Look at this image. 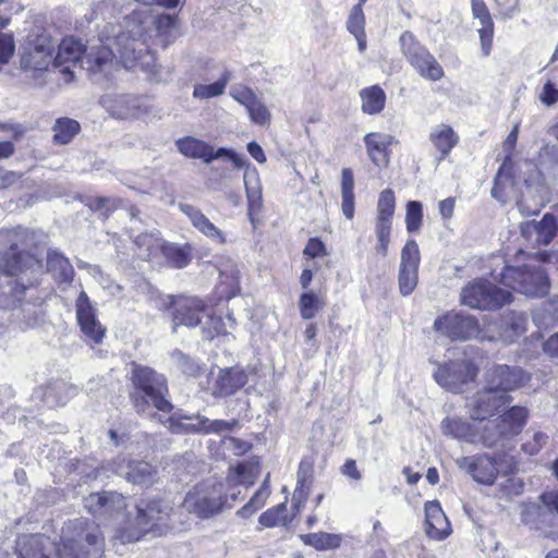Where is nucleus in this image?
Masks as SVG:
<instances>
[{
  "instance_id": "obj_1",
  "label": "nucleus",
  "mask_w": 558,
  "mask_h": 558,
  "mask_svg": "<svg viewBox=\"0 0 558 558\" xmlns=\"http://www.w3.org/2000/svg\"><path fill=\"white\" fill-rule=\"evenodd\" d=\"M148 23L138 21L136 16L124 17V25L108 23L100 33V40L105 45L85 54L80 40L64 38L52 64L60 69L66 83L73 81L72 68L77 65L99 82V74L110 73L114 58H119L125 69L150 71L155 66V57L148 43Z\"/></svg>"
},
{
  "instance_id": "obj_2",
  "label": "nucleus",
  "mask_w": 558,
  "mask_h": 558,
  "mask_svg": "<svg viewBox=\"0 0 558 558\" xmlns=\"http://www.w3.org/2000/svg\"><path fill=\"white\" fill-rule=\"evenodd\" d=\"M529 412L513 405L498 417L486 421L482 426L471 424L461 417H446L440 427L445 435L469 444H483L492 448L504 445L519 435L526 424Z\"/></svg>"
},
{
  "instance_id": "obj_3",
  "label": "nucleus",
  "mask_w": 558,
  "mask_h": 558,
  "mask_svg": "<svg viewBox=\"0 0 558 558\" xmlns=\"http://www.w3.org/2000/svg\"><path fill=\"white\" fill-rule=\"evenodd\" d=\"M131 379L134 386L131 400L137 413L151 415V409L167 413L172 410L167 399L168 386L163 375L134 363Z\"/></svg>"
},
{
  "instance_id": "obj_4",
  "label": "nucleus",
  "mask_w": 558,
  "mask_h": 558,
  "mask_svg": "<svg viewBox=\"0 0 558 558\" xmlns=\"http://www.w3.org/2000/svg\"><path fill=\"white\" fill-rule=\"evenodd\" d=\"M38 268V262L28 253L17 251L15 244L0 255V272L17 276L13 288L14 296L23 301L28 295L35 306H40L44 302V296L35 287Z\"/></svg>"
},
{
  "instance_id": "obj_5",
  "label": "nucleus",
  "mask_w": 558,
  "mask_h": 558,
  "mask_svg": "<svg viewBox=\"0 0 558 558\" xmlns=\"http://www.w3.org/2000/svg\"><path fill=\"white\" fill-rule=\"evenodd\" d=\"M184 509L201 519H209L221 513L228 504V492L223 483L205 481L195 485L184 497Z\"/></svg>"
},
{
  "instance_id": "obj_6",
  "label": "nucleus",
  "mask_w": 558,
  "mask_h": 558,
  "mask_svg": "<svg viewBox=\"0 0 558 558\" xmlns=\"http://www.w3.org/2000/svg\"><path fill=\"white\" fill-rule=\"evenodd\" d=\"M73 535L62 537L63 558H101L105 550V538L98 525L86 521H76L68 526Z\"/></svg>"
},
{
  "instance_id": "obj_7",
  "label": "nucleus",
  "mask_w": 558,
  "mask_h": 558,
  "mask_svg": "<svg viewBox=\"0 0 558 558\" xmlns=\"http://www.w3.org/2000/svg\"><path fill=\"white\" fill-rule=\"evenodd\" d=\"M500 282L527 296H544L549 291L548 278L542 267L506 266L500 274Z\"/></svg>"
},
{
  "instance_id": "obj_8",
  "label": "nucleus",
  "mask_w": 558,
  "mask_h": 558,
  "mask_svg": "<svg viewBox=\"0 0 558 558\" xmlns=\"http://www.w3.org/2000/svg\"><path fill=\"white\" fill-rule=\"evenodd\" d=\"M510 291L485 280L474 281L462 289V304L478 310L495 311L511 302Z\"/></svg>"
},
{
  "instance_id": "obj_9",
  "label": "nucleus",
  "mask_w": 558,
  "mask_h": 558,
  "mask_svg": "<svg viewBox=\"0 0 558 558\" xmlns=\"http://www.w3.org/2000/svg\"><path fill=\"white\" fill-rule=\"evenodd\" d=\"M402 53L408 62L424 78L439 81L444 76V70L435 57L410 32H404L400 37Z\"/></svg>"
},
{
  "instance_id": "obj_10",
  "label": "nucleus",
  "mask_w": 558,
  "mask_h": 558,
  "mask_svg": "<svg viewBox=\"0 0 558 558\" xmlns=\"http://www.w3.org/2000/svg\"><path fill=\"white\" fill-rule=\"evenodd\" d=\"M137 509V517H136V523L140 526L138 529L131 531V530H123L120 531L118 534V538L123 544L134 543L140 541L147 532H148V525L150 523L161 521L165 518L169 517L170 512L172 511V506L169 501L165 499H147V500H141L136 505Z\"/></svg>"
},
{
  "instance_id": "obj_11",
  "label": "nucleus",
  "mask_w": 558,
  "mask_h": 558,
  "mask_svg": "<svg viewBox=\"0 0 558 558\" xmlns=\"http://www.w3.org/2000/svg\"><path fill=\"white\" fill-rule=\"evenodd\" d=\"M434 328L451 340H469L472 338L484 341L494 340V337H486L480 329L477 320L463 313H447L434 322Z\"/></svg>"
},
{
  "instance_id": "obj_12",
  "label": "nucleus",
  "mask_w": 558,
  "mask_h": 558,
  "mask_svg": "<svg viewBox=\"0 0 558 558\" xmlns=\"http://www.w3.org/2000/svg\"><path fill=\"white\" fill-rule=\"evenodd\" d=\"M530 376L519 366L497 364L484 374V387L493 392L507 393L523 387Z\"/></svg>"
},
{
  "instance_id": "obj_13",
  "label": "nucleus",
  "mask_w": 558,
  "mask_h": 558,
  "mask_svg": "<svg viewBox=\"0 0 558 558\" xmlns=\"http://www.w3.org/2000/svg\"><path fill=\"white\" fill-rule=\"evenodd\" d=\"M512 398L507 393L493 392L483 387L468 398L465 409L474 421H490L489 417L497 414L501 408L508 405Z\"/></svg>"
},
{
  "instance_id": "obj_14",
  "label": "nucleus",
  "mask_w": 558,
  "mask_h": 558,
  "mask_svg": "<svg viewBox=\"0 0 558 558\" xmlns=\"http://www.w3.org/2000/svg\"><path fill=\"white\" fill-rule=\"evenodd\" d=\"M84 508L99 520H112L126 510L125 497L117 492L104 490L92 493L83 499Z\"/></svg>"
},
{
  "instance_id": "obj_15",
  "label": "nucleus",
  "mask_w": 558,
  "mask_h": 558,
  "mask_svg": "<svg viewBox=\"0 0 558 558\" xmlns=\"http://www.w3.org/2000/svg\"><path fill=\"white\" fill-rule=\"evenodd\" d=\"M477 368L470 361H454L438 366L434 378L438 385L452 392H461L463 386L473 381Z\"/></svg>"
},
{
  "instance_id": "obj_16",
  "label": "nucleus",
  "mask_w": 558,
  "mask_h": 558,
  "mask_svg": "<svg viewBox=\"0 0 558 558\" xmlns=\"http://www.w3.org/2000/svg\"><path fill=\"white\" fill-rule=\"evenodd\" d=\"M396 208V198L391 190H384L379 194L377 204V218L375 232L378 243L375 247L376 252L386 256L388 254V246L390 242L392 217Z\"/></svg>"
},
{
  "instance_id": "obj_17",
  "label": "nucleus",
  "mask_w": 558,
  "mask_h": 558,
  "mask_svg": "<svg viewBox=\"0 0 558 558\" xmlns=\"http://www.w3.org/2000/svg\"><path fill=\"white\" fill-rule=\"evenodd\" d=\"M420 250L414 240H409L401 251L398 275L399 291L403 296L410 295L418 282Z\"/></svg>"
},
{
  "instance_id": "obj_18",
  "label": "nucleus",
  "mask_w": 558,
  "mask_h": 558,
  "mask_svg": "<svg viewBox=\"0 0 558 558\" xmlns=\"http://www.w3.org/2000/svg\"><path fill=\"white\" fill-rule=\"evenodd\" d=\"M15 550L19 558H63L61 544L43 534L19 536Z\"/></svg>"
},
{
  "instance_id": "obj_19",
  "label": "nucleus",
  "mask_w": 558,
  "mask_h": 558,
  "mask_svg": "<svg viewBox=\"0 0 558 558\" xmlns=\"http://www.w3.org/2000/svg\"><path fill=\"white\" fill-rule=\"evenodd\" d=\"M500 456L489 457L487 454H477L463 457L457 460V464L472 475L473 480L484 485L494 484L497 474L504 472L498 460ZM507 471H505L506 473Z\"/></svg>"
},
{
  "instance_id": "obj_20",
  "label": "nucleus",
  "mask_w": 558,
  "mask_h": 558,
  "mask_svg": "<svg viewBox=\"0 0 558 558\" xmlns=\"http://www.w3.org/2000/svg\"><path fill=\"white\" fill-rule=\"evenodd\" d=\"M205 302L195 296H180L172 302L173 329L178 326L190 328L201 326L206 316Z\"/></svg>"
},
{
  "instance_id": "obj_21",
  "label": "nucleus",
  "mask_w": 558,
  "mask_h": 558,
  "mask_svg": "<svg viewBox=\"0 0 558 558\" xmlns=\"http://www.w3.org/2000/svg\"><path fill=\"white\" fill-rule=\"evenodd\" d=\"M557 231L556 217L549 213H546L539 221L527 220L520 225L521 235L533 246L548 245Z\"/></svg>"
},
{
  "instance_id": "obj_22",
  "label": "nucleus",
  "mask_w": 558,
  "mask_h": 558,
  "mask_svg": "<svg viewBox=\"0 0 558 558\" xmlns=\"http://www.w3.org/2000/svg\"><path fill=\"white\" fill-rule=\"evenodd\" d=\"M116 472L133 485L151 486L157 481V470L143 460L122 458L117 463Z\"/></svg>"
},
{
  "instance_id": "obj_23",
  "label": "nucleus",
  "mask_w": 558,
  "mask_h": 558,
  "mask_svg": "<svg viewBox=\"0 0 558 558\" xmlns=\"http://www.w3.org/2000/svg\"><path fill=\"white\" fill-rule=\"evenodd\" d=\"M248 381L247 373L240 366L220 368L211 387L215 398H227L242 389Z\"/></svg>"
},
{
  "instance_id": "obj_24",
  "label": "nucleus",
  "mask_w": 558,
  "mask_h": 558,
  "mask_svg": "<svg viewBox=\"0 0 558 558\" xmlns=\"http://www.w3.org/2000/svg\"><path fill=\"white\" fill-rule=\"evenodd\" d=\"M367 155L369 159L379 168H385L389 163L388 148L398 141L390 134L372 132L364 136Z\"/></svg>"
},
{
  "instance_id": "obj_25",
  "label": "nucleus",
  "mask_w": 558,
  "mask_h": 558,
  "mask_svg": "<svg viewBox=\"0 0 558 558\" xmlns=\"http://www.w3.org/2000/svg\"><path fill=\"white\" fill-rule=\"evenodd\" d=\"M179 209L183 215H185L191 221L192 226L202 234L207 236L208 239L223 244L226 242V236L223 232L218 229L204 214L203 211L187 203H180Z\"/></svg>"
},
{
  "instance_id": "obj_26",
  "label": "nucleus",
  "mask_w": 558,
  "mask_h": 558,
  "mask_svg": "<svg viewBox=\"0 0 558 558\" xmlns=\"http://www.w3.org/2000/svg\"><path fill=\"white\" fill-rule=\"evenodd\" d=\"M426 534L435 539L449 535V521L437 500L427 501L424 507Z\"/></svg>"
},
{
  "instance_id": "obj_27",
  "label": "nucleus",
  "mask_w": 558,
  "mask_h": 558,
  "mask_svg": "<svg viewBox=\"0 0 558 558\" xmlns=\"http://www.w3.org/2000/svg\"><path fill=\"white\" fill-rule=\"evenodd\" d=\"M75 388L63 380H56L35 390L33 398L52 408L64 404L75 393Z\"/></svg>"
},
{
  "instance_id": "obj_28",
  "label": "nucleus",
  "mask_w": 558,
  "mask_h": 558,
  "mask_svg": "<svg viewBox=\"0 0 558 558\" xmlns=\"http://www.w3.org/2000/svg\"><path fill=\"white\" fill-rule=\"evenodd\" d=\"M527 317L524 313L506 312L499 320V338L512 343L526 330Z\"/></svg>"
},
{
  "instance_id": "obj_29",
  "label": "nucleus",
  "mask_w": 558,
  "mask_h": 558,
  "mask_svg": "<svg viewBox=\"0 0 558 558\" xmlns=\"http://www.w3.org/2000/svg\"><path fill=\"white\" fill-rule=\"evenodd\" d=\"M429 141L439 151L440 158H446L451 149L458 144L459 136L450 125L439 124L432 129Z\"/></svg>"
},
{
  "instance_id": "obj_30",
  "label": "nucleus",
  "mask_w": 558,
  "mask_h": 558,
  "mask_svg": "<svg viewBox=\"0 0 558 558\" xmlns=\"http://www.w3.org/2000/svg\"><path fill=\"white\" fill-rule=\"evenodd\" d=\"M52 60L51 49L44 45H37L23 53L21 66L25 70L41 71L48 68Z\"/></svg>"
},
{
  "instance_id": "obj_31",
  "label": "nucleus",
  "mask_w": 558,
  "mask_h": 558,
  "mask_svg": "<svg viewBox=\"0 0 558 558\" xmlns=\"http://www.w3.org/2000/svg\"><path fill=\"white\" fill-rule=\"evenodd\" d=\"M243 181L250 210H258L262 206V187L257 170L247 166Z\"/></svg>"
},
{
  "instance_id": "obj_32",
  "label": "nucleus",
  "mask_w": 558,
  "mask_h": 558,
  "mask_svg": "<svg viewBox=\"0 0 558 558\" xmlns=\"http://www.w3.org/2000/svg\"><path fill=\"white\" fill-rule=\"evenodd\" d=\"M175 145L179 151L189 158L202 159L206 163V158L209 157V144L195 137L180 138Z\"/></svg>"
},
{
  "instance_id": "obj_33",
  "label": "nucleus",
  "mask_w": 558,
  "mask_h": 558,
  "mask_svg": "<svg viewBox=\"0 0 558 558\" xmlns=\"http://www.w3.org/2000/svg\"><path fill=\"white\" fill-rule=\"evenodd\" d=\"M362 98V110L367 114H377L383 111L386 101V95L384 90L374 85L368 88H364L361 92Z\"/></svg>"
},
{
  "instance_id": "obj_34",
  "label": "nucleus",
  "mask_w": 558,
  "mask_h": 558,
  "mask_svg": "<svg viewBox=\"0 0 558 558\" xmlns=\"http://www.w3.org/2000/svg\"><path fill=\"white\" fill-rule=\"evenodd\" d=\"M305 545L312 546L317 550H328L338 548L342 537L340 534L326 532L308 533L301 536Z\"/></svg>"
},
{
  "instance_id": "obj_35",
  "label": "nucleus",
  "mask_w": 558,
  "mask_h": 558,
  "mask_svg": "<svg viewBox=\"0 0 558 558\" xmlns=\"http://www.w3.org/2000/svg\"><path fill=\"white\" fill-rule=\"evenodd\" d=\"M53 142L60 145L69 144L80 131L77 121L70 118H60L52 128Z\"/></svg>"
},
{
  "instance_id": "obj_36",
  "label": "nucleus",
  "mask_w": 558,
  "mask_h": 558,
  "mask_svg": "<svg viewBox=\"0 0 558 558\" xmlns=\"http://www.w3.org/2000/svg\"><path fill=\"white\" fill-rule=\"evenodd\" d=\"M111 114L118 119H130L138 114L137 99L131 95L119 96L111 106Z\"/></svg>"
},
{
  "instance_id": "obj_37",
  "label": "nucleus",
  "mask_w": 558,
  "mask_h": 558,
  "mask_svg": "<svg viewBox=\"0 0 558 558\" xmlns=\"http://www.w3.org/2000/svg\"><path fill=\"white\" fill-rule=\"evenodd\" d=\"M203 416L196 414L194 416H179L170 418V429L172 433L202 434Z\"/></svg>"
},
{
  "instance_id": "obj_38",
  "label": "nucleus",
  "mask_w": 558,
  "mask_h": 558,
  "mask_svg": "<svg viewBox=\"0 0 558 558\" xmlns=\"http://www.w3.org/2000/svg\"><path fill=\"white\" fill-rule=\"evenodd\" d=\"M230 80L231 73L225 72L222 76L213 84H197L194 86L193 96L198 99H207L222 95Z\"/></svg>"
},
{
  "instance_id": "obj_39",
  "label": "nucleus",
  "mask_w": 558,
  "mask_h": 558,
  "mask_svg": "<svg viewBox=\"0 0 558 558\" xmlns=\"http://www.w3.org/2000/svg\"><path fill=\"white\" fill-rule=\"evenodd\" d=\"M134 243L140 250V257L144 259L154 257L157 252L161 251L163 246L162 241L151 233H143L137 235L134 240Z\"/></svg>"
},
{
  "instance_id": "obj_40",
  "label": "nucleus",
  "mask_w": 558,
  "mask_h": 558,
  "mask_svg": "<svg viewBox=\"0 0 558 558\" xmlns=\"http://www.w3.org/2000/svg\"><path fill=\"white\" fill-rule=\"evenodd\" d=\"M171 360L175 367L186 376L198 377L203 373L201 364L180 350H174L171 353Z\"/></svg>"
},
{
  "instance_id": "obj_41",
  "label": "nucleus",
  "mask_w": 558,
  "mask_h": 558,
  "mask_svg": "<svg viewBox=\"0 0 558 558\" xmlns=\"http://www.w3.org/2000/svg\"><path fill=\"white\" fill-rule=\"evenodd\" d=\"M325 306V302L320 300L314 292H304L300 296L299 308L301 317L305 320L312 319L316 313Z\"/></svg>"
},
{
  "instance_id": "obj_42",
  "label": "nucleus",
  "mask_w": 558,
  "mask_h": 558,
  "mask_svg": "<svg viewBox=\"0 0 558 558\" xmlns=\"http://www.w3.org/2000/svg\"><path fill=\"white\" fill-rule=\"evenodd\" d=\"M203 337L205 339H213L219 335H226V323L220 316H215L210 313L209 307H206V316H204L203 324H201Z\"/></svg>"
},
{
  "instance_id": "obj_43",
  "label": "nucleus",
  "mask_w": 558,
  "mask_h": 558,
  "mask_svg": "<svg viewBox=\"0 0 558 558\" xmlns=\"http://www.w3.org/2000/svg\"><path fill=\"white\" fill-rule=\"evenodd\" d=\"M161 253L168 263H170L175 268H184L191 260L189 253L175 244L163 243Z\"/></svg>"
},
{
  "instance_id": "obj_44",
  "label": "nucleus",
  "mask_w": 558,
  "mask_h": 558,
  "mask_svg": "<svg viewBox=\"0 0 558 558\" xmlns=\"http://www.w3.org/2000/svg\"><path fill=\"white\" fill-rule=\"evenodd\" d=\"M47 264L49 270H59V276L63 281H69L73 276V267L62 255L52 252L48 253Z\"/></svg>"
},
{
  "instance_id": "obj_45",
  "label": "nucleus",
  "mask_w": 558,
  "mask_h": 558,
  "mask_svg": "<svg viewBox=\"0 0 558 558\" xmlns=\"http://www.w3.org/2000/svg\"><path fill=\"white\" fill-rule=\"evenodd\" d=\"M78 325L88 341L95 344H99L102 341L106 335V328L100 324L97 317L88 319L87 322H80Z\"/></svg>"
},
{
  "instance_id": "obj_46",
  "label": "nucleus",
  "mask_w": 558,
  "mask_h": 558,
  "mask_svg": "<svg viewBox=\"0 0 558 558\" xmlns=\"http://www.w3.org/2000/svg\"><path fill=\"white\" fill-rule=\"evenodd\" d=\"M423 207L417 201H410L407 204L405 223L410 233L416 232L422 226Z\"/></svg>"
},
{
  "instance_id": "obj_47",
  "label": "nucleus",
  "mask_w": 558,
  "mask_h": 558,
  "mask_svg": "<svg viewBox=\"0 0 558 558\" xmlns=\"http://www.w3.org/2000/svg\"><path fill=\"white\" fill-rule=\"evenodd\" d=\"M76 319L80 322H87L96 317V307L90 302L88 295L82 290L75 302Z\"/></svg>"
},
{
  "instance_id": "obj_48",
  "label": "nucleus",
  "mask_w": 558,
  "mask_h": 558,
  "mask_svg": "<svg viewBox=\"0 0 558 558\" xmlns=\"http://www.w3.org/2000/svg\"><path fill=\"white\" fill-rule=\"evenodd\" d=\"M235 426H238L236 420H209L203 416V425L201 427L202 434H223L232 430Z\"/></svg>"
},
{
  "instance_id": "obj_49",
  "label": "nucleus",
  "mask_w": 558,
  "mask_h": 558,
  "mask_svg": "<svg viewBox=\"0 0 558 558\" xmlns=\"http://www.w3.org/2000/svg\"><path fill=\"white\" fill-rule=\"evenodd\" d=\"M155 31L158 36L168 40L177 31V19L170 14L158 15L154 21Z\"/></svg>"
},
{
  "instance_id": "obj_50",
  "label": "nucleus",
  "mask_w": 558,
  "mask_h": 558,
  "mask_svg": "<svg viewBox=\"0 0 558 558\" xmlns=\"http://www.w3.org/2000/svg\"><path fill=\"white\" fill-rule=\"evenodd\" d=\"M222 157H228L238 169H243L250 166V162L246 159L235 154L233 150L221 147L215 151L214 147L209 145V157L206 158V163H210L211 161Z\"/></svg>"
},
{
  "instance_id": "obj_51",
  "label": "nucleus",
  "mask_w": 558,
  "mask_h": 558,
  "mask_svg": "<svg viewBox=\"0 0 558 558\" xmlns=\"http://www.w3.org/2000/svg\"><path fill=\"white\" fill-rule=\"evenodd\" d=\"M246 110L254 123L265 125L270 122V112L258 97L246 108Z\"/></svg>"
},
{
  "instance_id": "obj_52",
  "label": "nucleus",
  "mask_w": 558,
  "mask_h": 558,
  "mask_svg": "<svg viewBox=\"0 0 558 558\" xmlns=\"http://www.w3.org/2000/svg\"><path fill=\"white\" fill-rule=\"evenodd\" d=\"M269 496L266 495L265 489H258L250 499V501L244 505L241 509L238 510L236 514L241 518H248L254 514L258 509H260L267 498Z\"/></svg>"
},
{
  "instance_id": "obj_53",
  "label": "nucleus",
  "mask_w": 558,
  "mask_h": 558,
  "mask_svg": "<svg viewBox=\"0 0 558 558\" xmlns=\"http://www.w3.org/2000/svg\"><path fill=\"white\" fill-rule=\"evenodd\" d=\"M364 24L365 19L363 10L361 4H356L349 15L347 28L354 37L364 36Z\"/></svg>"
},
{
  "instance_id": "obj_54",
  "label": "nucleus",
  "mask_w": 558,
  "mask_h": 558,
  "mask_svg": "<svg viewBox=\"0 0 558 558\" xmlns=\"http://www.w3.org/2000/svg\"><path fill=\"white\" fill-rule=\"evenodd\" d=\"M547 441L548 435L541 430H536L531 436V439H526L522 444L521 449L529 456H535L547 444Z\"/></svg>"
},
{
  "instance_id": "obj_55",
  "label": "nucleus",
  "mask_w": 558,
  "mask_h": 558,
  "mask_svg": "<svg viewBox=\"0 0 558 558\" xmlns=\"http://www.w3.org/2000/svg\"><path fill=\"white\" fill-rule=\"evenodd\" d=\"M231 97L245 107V109L257 98L254 92L243 85H235L230 90Z\"/></svg>"
},
{
  "instance_id": "obj_56",
  "label": "nucleus",
  "mask_w": 558,
  "mask_h": 558,
  "mask_svg": "<svg viewBox=\"0 0 558 558\" xmlns=\"http://www.w3.org/2000/svg\"><path fill=\"white\" fill-rule=\"evenodd\" d=\"M286 508V506L279 505L276 508L268 509L259 515V523L266 527H271L276 525H280L283 523V519L280 517V513Z\"/></svg>"
},
{
  "instance_id": "obj_57",
  "label": "nucleus",
  "mask_w": 558,
  "mask_h": 558,
  "mask_svg": "<svg viewBox=\"0 0 558 558\" xmlns=\"http://www.w3.org/2000/svg\"><path fill=\"white\" fill-rule=\"evenodd\" d=\"M14 40L11 35L0 33V64L9 62L14 52Z\"/></svg>"
},
{
  "instance_id": "obj_58",
  "label": "nucleus",
  "mask_w": 558,
  "mask_h": 558,
  "mask_svg": "<svg viewBox=\"0 0 558 558\" xmlns=\"http://www.w3.org/2000/svg\"><path fill=\"white\" fill-rule=\"evenodd\" d=\"M117 0H102L99 2L95 9L94 14L96 17L100 16L102 19H110L113 17L117 10Z\"/></svg>"
},
{
  "instance_id": "obj_59",
  "label": "nucleus",
  "mask_w": 558,
  "mask_h": 558,
  "mask_svg": "<svg viewBox=\"0 0 558 558\" xmlns=\"http://www.w3.org/2000/svg\"><path fill=\"white\" fill-rule=\"evenodd\" d=\"M473 15L480 20L483 25H493L489 11L483 0H472Z\"/></svg>"
},
{
  "instance_id": "obj_60",
  "label": "nucleus",
  "mask_w": 558,
  "mask_h": 558,
  "mask_svg": "<svg viewBox=\"0 0 558 558\" xmlns=\"http://www.w3.org/2000/svg\"><path fill=\"white\" fill-rule=\"evenodd\" d=\"M544 508L535 504L524 505L521 511L522 522L525 524H535L536 519L544 512Z\"/></svg>"
},
{
  "instance_id": "obj_61",
  "label": "nucleus",
  "mask_w": 558,
  "mask_h": 558,
  "mask_svg": "<svg viewBox=\"0 0 558 558\" xmlns=\"http://www.w3.org/2000/svg\"><path fill=\"white\" fill-rule=\"evenodd\" d=\"M303 254L315 258L326 255V246L318 238H311L304 247Z\"/></svg>"
},
{
  "instance_id": "obj_62",
  "label": "nucleus",
  "mask_w": 558,
  "mask_h": 558,
  "mask_svg": "<svg viewBox=\"0 0 558 558\" xmlns=\"http://www.w3.org/2000/svg\"><path fill=\"white\" fill-rule=\"evenodd\" d=\"M539 100L547 106L556 104L558 101V88L551 82H546L539 95Z\"/></svg>"
},
{
  "instance_id": "obj_63",
  "label": "nucleus",
  "mask_w": 558,
  "mask_h": 558,
  "mask_svg": "<svg viewBox=\"0 0 558 558\" xmlns=\"http://www.w3.org/2000/svg\"><path fill=\"white\" fill-rule=\"evenodd\" d=\"M480 39L482 45V50L484 56H488L492 50V41H493V33H494V24L493 25H483L478 31Z\"/></svg>"
},
{
  "instance_id": "obj_64",
  "label": "nucleus",
  "mask_w": 558,
  "mask_h": 558,
  "mask_svg": "<svg viewBox=\"0 0 558 558\" xmlns=\"http://www.w3.org/2000/svg\"><path fill=\"white\" fill-rule=\"evenodd\" d=\"M313 475V465L311 462L302 460L298 470V485H310Z\"/></svg>"
}]
</instances>
